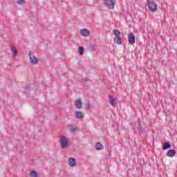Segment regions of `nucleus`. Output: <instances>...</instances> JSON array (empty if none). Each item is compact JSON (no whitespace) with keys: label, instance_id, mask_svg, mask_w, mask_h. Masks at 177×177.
I'll return each instance as SVG.
<instances>
[{"label":"nucleus","instance_id":"f257e3e1","mask_svg":"<svg viewBox=\"0 0 177 177\" xmlns=\"http://www.w3.org/2000/svg\"><path fill=\"white\" fill-rule=\"evenodd\" d=\"M113 35H115V37H114L115 44H118V45H122V38H121V32L115 29V30H113Z\"/></svg>","mask_w":177,"mask_h":177},{"label":"nucleus","instance_id":"f03ea898","mask_svg":"<svg viewBox=\"0 0 177 177\" xmlns=\"http://www.w3.org/2000/svg\"><path fill=\"white\" fill-rule=\"evenodd\" d=\"M103 3L106 8L114 9V7L115 6V0H104Z\"/></svg>","mask_w":177,"mask_h":177},{"label":"nucleus","instance_id":"7ed1b4c3","mask_svg":"<svg viewBox=\"0 0 177 177\" xmlns=\"http://www.w3.org/2000/svg\"><path fill=\"white\" fill-rule=\"evenodd\" d=\"M148 8L151 12L157 11V3L153 0H147Z\"/></svg>","mask_w":177,"mask_h":177},{"label":"nucleus","instance_id":"20e7f679","mask_svg":"<svg viewBox=\"0 0 177 177\" xmlns=\"http://www.w3.org/2000/svg\"><path fill=\"white\" fill-rule=\"evenodd\" d=\"M128 41L129 45H135V42H136V37L133 32L129 33Z\"/></svg>","mask_w":177,"mask_h":177},{"label":"nucleus","instance_id":"39448f33","mask_svg":"<svg viewBox=\"0 0 177 177\" xmlns=\"http://www.w3.org/2000/svg\"><path fill=\"white\" fill-rule=\"evenodd\" d=\"M29 56V60L30 64H33V66H35L38 64V58L35 57V55H32V53H30L28 54Z\"/></svg>","mask_w":177,"mask_h":177},{"label":"nucleus","instance_id":"423d86ee","mask_svg":"<svg viewBox=\"0 0 177 177\" xmlns=\"http://www.w3.org/2000/svg\"><path fill=\"white\" fill-rule=\"evenodd\" d=\"M59 143L61 149H66V147L67 146V138L64 136H61Z\"/></svg>","mask_w":177,"mask_h":177},{"label":"nucleus","instance_id":"0eeeda50","mask_svg":"<svg viewBox=\"0 0 177 177\" xmlns=\"http://www.w3.org/2000/svg\"><path fill=\"white\" fill-rule=\"evenodd\" d=\"M68 164L71 168H74V167H77V160L75 158H69Z\"/></svg>","mask_w":177,"mask_h":177},{"label":"nucleus","instance_id":"6e6552de","mask_svg":"<svg viewBox=\"0 0 177 177\" xmlns=\"http://www.w3.org/2000/svg\"><path fill=\"white\" fill-rule=\"evenodd\" d=\"M67 128L69 132H71V133H75V132H76L77 131V125L75 124H68L67 126Z\"/></svg>","mask_w":177,"mask_h":177},{"label":"nucleus","instance_id":"1a4fd4ad","mask_svg":"<svg viewBox=\"0 0 177 177\" xmlns=\"http://www.w3.org/2000/svg\"><path fill=\"white\" fill-rule=\"evenodd\" d=\"M80 34L83 37H89V35H91V31H89V30L85 29V28L81 29Z\"/></svg>","mask_w":177,"mask_h":177},{"label":"nucleus","instance_id":"9d476101","mask_svg":"<svg viewBox=\"0 0 177 177\" xmlns=\"http://www.w3.org/2000/svg\"><path fill=\"white\" fill-rule=\"evenodd\" d=\"M75 117L76 120H82L84 118V113L80 111H76L75 112Z\"/></svg>","mask_w":177,"mask_h":177},{"label":"nucleus","instance_id":"9b49d317","mask_svg":"<svg viewBox=\"0 0 177 177\" xmlns=\"http://www.w3.org/2000/svg\"><path fill=\"white\" fill-rule=\"evenodd\" d=\"M109 100L111 106L113 107H115L117 106V102L115 101V98L113 97L111 95H109Z\"/></svg>","mask_w":177,"mask_h":177},{"label":"nucleus","instance_id":"f8f14e48","mask_svg":"<svg viewBox=\"0 0 177 177\" xmlns=\"http://www.w3.org/2000/svg\"><path fill=\"white\" fill-rule=\"evenodd\" d=\"M75 106L76 109H81V107H82V101H81V98H78L75 101Z\"/></svg>","mask_w":177,"mask_h":177},{"label":"nucleus","instance_id":"ddd939ff","mask_svg":"<svg viewBox=\"0 0 177 177\" xmlns=\"http://www.w3.org/2000/svg\"><path fill=\"white\" fill-rule=\"evenodd\" d=\"M176 155V151L174 149H169L167 152V157H175Z\"/></svg>","mask_w":177,"mask_h":177},{"label":"nucleus","instance_id":"4468645a","mask_svg":"<svg viewBox=\"0 0 177 177\" xmlns=\"http://www.w3.org/2000/svg\"><path fill=\"white\" fill-rule=\"evenodd\" d=\"M162 150H168V149H171V142H165L162 145Z\"/></svg>","mask_w":177,"mask_h":177},{"label":"nucleus","instance_id":"2eb2a0df","mask_svg":"<svg viewBox=\"0 0 177 177\" xmlns=\"http://www.w3.org/2000/svg\"><path fill=\"white\" fill-rule=\"evenodd\" d=\"M145 129H146V124L145 123H139L138 124V131L140 132H145Z\"/></svg>","mask_w":177,"mask_h":177},{"label":"nucleus","instance_id":"dca6fc26","mask_svg":"<svg viewBox=\"0 0 177 177\" xmlns=\"http://www.w3.org/2000/svg\"><path fill=\"white\" fill-rule=\"evenodd\" d=\"M88 49H89V50H91V52H95L96 49V45L90 44L88 45Z\"/></svg>","mask_w":177,"mask_h":177},{"label":"nucleus","instance_id":"f3484780","mask_svg":"<svg viewBox=\"0 0 177 177\" xmlns=\"http://www.w3.org/2000/svg\"><path fill=\"white\" fill-rule=\"evenodd\" d=\"M95 149H97V150H103V145H102V143H100V142H97L96 144H95Z\"/></svg>","mask_w":177,"mask_h":177},{"label":"nucleus","instance_id":"a211bd4d","mask_svg":"<svg viewBox=\"0 0 177 177\" xmlns=\"http://www.w3.org/2000/svg\"><path fill=\"white\" fill-rule=\"evenodd\" d=\"M10 50L12 53V57H16V56H17V52L16 51V50H15L13 47L10 46Z\"/></svg>","mask_w":177,"mask_h":177},{"label":"nucleus","instance_id":"6ab92c4d","mask_svg":"<svg viewBox=\"0 0 177 177\" xmlns=\"http://www.w3.org/2000/svg\"><path fill=\"white\" fill-rule=\"evenodd\" d=\"M84 47L83 46H79L78 52H79V55L80 56H82V55H84Z\"/></svg>","mask_w":177,"mask_h":177},{"label":"nucleus","instance_id":"aec40b11","mask_svg":"<svg viewBox=\"0 0 177 177\" xmlns=\"http://www.w3.org/2000/svg\"><path fill=\"white\" fill-rule=\"evenodd\" d=\"M30 177H38V173L35 171H32L30 174Z\"/></svg>","mask_w":177,"mask_h":177},{"label":"nucleus","instance_id":"412c9836","mask_svg":"<svg viewBox=\"0 0 177 177\" xmlns=\"http://www.w3.org/2000/svg\"><path fill=\"white\" fill-rule=\"evenodd\" d=\"M16 3H17V5H24L26 1L24 0H16Z\"/></svg>","mask_w":177,"mask_h":177},{"label":"nucleus","instance_id":"4be33fe9","mask_svg":"<svg viewBox=\"0 0 177 177\" xmlns=\"http://www.w3.org/2000/svg\"><path fill=\"white\" fill-rule=\"evenodd\" d=\"M86 109H89L91 107V104L89 103L86 104L85 105Z\"/></svg>","mask_w":177,"mask_h":177},{"label":"nucleus","instance_id":"5701e85b","mask_svg":"<svg viewBox=\"0 0 177 177\" xmlns=\"http://www.w3.org/2000/svg\"><path fill=\"white\" fill-rule=\"evenodd\" d=\"M83 81H85V82H88V81H89V80H88V77H85L82 79Z\"/></svg>","mask_w":177,"mask_h":177},{"label":"nucleus","instance_id":"b1692460","mask_svg":"<svg viewBox=\"0 0 177 177\" xmlns=\"http://www.w3.org/2000/svg\"><path fill=\"white\" fill-rule=\"evenodd\" d=\"M69 142H68V140H67V148L68 149V147H69Z\"/></svg>","mask_w":177,"mask_h":177}]
</instances>
